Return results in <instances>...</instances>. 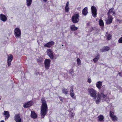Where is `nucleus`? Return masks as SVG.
<instances>
[{"mask_svg": "<svg viewBox=\"0 0 122 122\" xmlns=\"http://www.w3.org/2000/svg\"><path fill=\"white\" fill-rule=\"evenodd\" d=\"M30 116L31 117L34 119H36L37 118V115L34 111H31Z\"/></svg>", "mask_w": 122, "mask_h": 122, "instance_id": "18", "label": "nucleus"}, {"mask_svg": "<svg viewBox=\"0 0 122 122\" xmlns=\"http://www.w3.org/2000/svg\"><path fill=\"white\" fill-rule=\"evenodd\" d=\"M91 9L92 16L94 17H96L97 14V10L96 7L94 5H93L91 7Z\"/></svg>", "mask_w": 122, "mask_h": 122, "instance_id": "6", "label": "nucleus"}, {"mask_svg": "<svg viewBox=\"0 0 122 122\" xmlns=\"http://www.w3.org/2000/svg\"><path fill=\"white\" fill-rule=\"evenodd\" d=\"M51 120H49V122H51Z\"/></svg>", "mask_w": 122, "mask_h": 122, "instance_id": "45", "label": "nucleus"}, {"mask_svg": "<svg viewBox=\"0 0 122 122\" xmlns=\"http://www.w3.org/2000/svg\"><path fill=\"white\" fill-rule=\"evenodd\" d=\"M71 89L70 90V95L71 97L73 98L74 96V94L73 92V87L72 86L70 87Z\"/></svg>", "mask_w": 122, "mask_h": 122, "instance_id": "19", "label": "nucleus"}, {"mask_svg": "<svg viewBox=\"0 0 122 122\" xmlns=\"http://www.w3.org/2000/svg\"><path fill=\"white\" fill-rule=\"evenodd\" d=\"M46 52L47 55L51 59H53L54 58L53 51L51 49H47Z\"/></svg>", "mask_w": 122, "mask_h": 122, "instance_id": "5", "label": "nucleus"}, {"mask_svg": "<svg viewBox=\"0 0 122 122\" xmlns=\"http://www.w3.org/2000/svg\"><path fill=\"white\" fill-rule=\"evenodd\" d=\"M13 59V56L12 55H10L8 56L7 59L8 65L9 66H10L11 64V62Z\"/></svg>", "mask_w": 122, "mask_h": 122, "instance_id": "11", "label": "nucleus"}, {"mask_svg": "<svg viewBox=\"0 0 122 122\" xmlns=\"http://www.w3.org/2000/svg\"><path fill=\"white\" fill-rule=\"evenodd\" d=\"M97 100L96 101V103L98 104L99 102H100L101 100L100 96L99 95V94H98L97 96Z\"/></svg>", "mask_w": 122, "mask_h": 122, "instance_id": "21", "label": "nucleus"}, {"mask_svg": "<svg viewBox=\"0 0 122 122\" xmlns=\"http://www.w3.org/2000/svg\"><path fill=\"white\" fill-rule=\"evenodd\" d=\"M94 30L93 27H92L91 29V32L92 31Z\"/></svg>", "mask_w": 122, "mask_h": 122, "instance_id": "42", "label": "nucleus"}, {"mask_svg": "<svg viewBox=\"0 0 122 122\" xmlns=\"http://www.w3.org/2000/svg\"><path fill=\"white\" fill-rule=\"evenodd\" d=\"M100 55L98 53L96 55V57L98 59H99L100 58Z\"/></svg>", "mask_w": 122, "mask_h": 122, "instance_id": "36", "label": "nucleus"}, {"mask_svg": "<svg viewBox=\"0 0 122 122\" xmlns=\"http://www.w3.org/2000/svg\"><path fill=\"white\" fill-rule=\"evenodd\" d=\"M59 97L61 101V102H63V101L64 100L62 97L59 96Z\"/></svg>", "mask_w": 122, "mask_h": 122, "instance_id": "37", "label": "nucleus"}, {"mask_svg": "<svg viewBox=\"0 0 122 122\" xmlns=\"http://www.w3.org/2000/svg\"><path fill=\"white\" fill-rule=\"evenodd\" d=\"M62 93L65 95L67 94L68 92L67 89L65 88H62Z\"/></svg>", "mask_w": 122, "mask_h": 122, "instance_id": "24", "label": "nucleus"}, {"mask_svg": "<svg viewBox=\"0 0 122 122\" xmlns=\"http://www.w3.org/2000/svg\"><path fill=\"white\" fill-rule=\"evenodd\" d=\"M114 112H112V111H110V115L111 117H112L113 116H114Z\"/></svg>", "mask_w": 122, "mask_h": 122, "instance_id": "31", "label": "nucleus"}, {"mask_svg": "<svg viewBox=\"0 0 122 122\" xmlns=\"http://www.w3.org/2000/svg\"><path fill=\"white\" fill-rule=\"evenodd\" d=\"M88 13L87 8V7H85L83 10L82 13L84 15L86 16L87 15Z\"/></svg>", "mask_w": 122, "mask_h": 122, "instance_id": "17", "label": "nucleus"}, {"mask_svg": "<svg viewBox=\"0 0 122 122\" xmlns=\"http://www.w3.org/2000/svg\"><path fill=\"white\" fill-rule=\"evenodd\" d=\"M33 102L30 101L29 102L25 103L23 107L24 108H27L32 106L33 104Z\"/></svg>", "mask_w": 122, "mask_h": 122, "instance_id": "15", "label": "nucleus"}, {"mask_svg": "<svg viewBox=\"0 0 122 122\" xmlns=\"http://www.w3.org/2000/svg\"><path fill=\"white\" fill-rule=\"evenodd\" d=\"M108 17L107 20L106 21V24L109 25L111 24L112 22L113 18L111 15L108 16Z\"/></svg>", "mask_w": 122, "mask_h": 122, "instance_id": "10", "label": "nucleus"}, {"mask_svg": "<svg viewBox=\"0 0 122 122\" xmlns=\"http://www.w3.org/2000/svg\"><path fill=\"white\" fill-rule=\"evenodd\" d=\"M99 22L100 26L103 27L104 24L103 20L102 19H100L99 20Z\"/></svg>", "mask_w": 122, "mask_h": 122, "instance_id": "25", "label": "nucleus"}, {"mask_svg": "<svg viewBox=\"0 0 122 122\" xmlns=\"http://www.w3.org/2000/svg\"><path fill=\"white\" fill-rule=\"evenodd\" d=\"M102 82L101 81H99L97 82L96 84L97 87L99 90L101 89V88H103L104 90L105 89V88H104L103 86L101 87L102 86Z\"/></svg>", "mask_w": 122, "mask_h": 122, "instance_id": "12", "label": "nucleus"}, {"mask_svg": "<svg viewBox=\"0 0 122 122\" xmlns=\"http://www.w3.org/2000/svg\"><path fill=\"white\" fill-rule=\"evenodd\" d=\"M88 91L89 94L92 97H93L94 100H95L96 97L97 91L92 88H88Z\"/></svg>", "mask_w": 122, "mask_h": 122, "instance_id": "2", "label": "nucleus"}, {"mask_svg": "<svg viewBox=\"0 0 122 122\" xmlns=\"http://www.w3.org/2000/svg\"><path fill=\"white\" fill-rule=\"evenodd\" d=\"M106 36L107 39L108 40H110L111 38L112 37L111 35L108 33L107 32H106Z\"/></svg>", "mask_w": 122, "mask_h": 122, "instance_id": "23", "label": "nucleus"}, {"mask_svg": "<svg viewBox=\"0 0 122 122\" xmlns=\"http://www.w3.org/2000/svg\"><path fill=\"white\" fill-rule=\"evenodd\" d=\"M99 59H98L97 58H95L93 59V60L94 62L95 63L97 62V61H98Z\"/></svg>", "mask_w": 122, "mask_h": 122, "instance_id": "33", "label": "nucleus"}, {"mask_svg": "<svg viewBox=\"0 0 122 122\" xmlns=\"http://www.w3.org/2000/svg\"><path fill=\"white\" fill-rule=\"evenodd\" d=\"M37 61L38 62H41V61L40 60H38Z\"/></svg>", "mask_w": 122, "mask_h": 122, "instance_id": "43", "label": "nucleus"}, {"mask_svg": "<svg viewBox=\"0 0 122 122\" xmlns=\"http://www.w3.org/2000/svg\"><path fill=\"white\" fill-rule=\"evenodd\" d=\"M32 0H26L27 5V6H30Z\"/></svg>", "mask_w": 122, "mask_h": 122, "instance_id": "28", "label": "nucleus"}, {"mask_svg": "<svg viewBox=\"0 0 122 122\" xmlns=\"http://www.w3.org/2000/svg\"><path fill=\"white\" fill-rule=\"evenodd\" d=\"M118 74H119V75L121 76H122V74L121 73H120V72H119L118 73Z\"/></svg>", "mask_w": 122, "mask_h": 122, "instance_id": "41", "label": "nucleus"}, {"mask_svg": "<svg viewBox=\"0 0 122 122\" xmlns=\"http://www.w3.org/2000/svg\"><path fill=\"white\" fill-rule=\"evenodd\" d=\"M70 114H71L70 115V117H73L74 116V114L72 112H70Z\"/></svg>", "mask_w": 122, "mask_h": 122, "instance_id": "35", "label": "nucleus"}, {"mask_svg": "<svg viewBox=\"0 0 122 122\" xmlns=\"http://www.w3.org/2000/svg\"><path fill=\"white\" fill-rule=\"evenodd\" d=\"M54 44V42L53 41H51L48 42L44 44V46L45 47H46L48 48H50Z\"/></svg>", "mask_w": 122, "mask_h": 122, "instance_id": "9", "label": "nucleus"}, {"mask_svg": "<svg viewBox=\"0 0 122 122\" xmlns=\"http://www.w3.org/2000/svg\"><path fill=\"white\" fill-rule=\"evenodd\" d=\"M118 42L119 43H122V37L118 40Z\"/></svg>", "mask_w": 122, "mask_h": 122, "instance_id": "34", "label": "nucleus"}, {"mask_svg": "<svg viewBox=\"0 0 122 122\" xmlns=\"http://www.w3.org/2000/svg\"><path fill=\"white\" fill-rule=\"evenodd\" d=\"M73 69H71L69 70V72L71 74L72 73V72H73Z\"/></svg>", "mask_w": 122, "mask_h": 122, "instance_id": "39", "label": "nucleus"}, {"mask_svg": "<svg viewBox=\"0 0 122 122\" xmlns=\"http://www.w3.org/2000/svg\"><path fill=\"white\" fill-rule=\"evenodd\" d=\"M79 16L78 14H75L73 15L71 18V20L74 23H77L79 22Z\"/></svg>", "mask_w": 122, "mask_h": 122, "instance_id": "3", "label": "nucleus"}, {"mask_svg": "<svg viewBox=\"0 0 122 122\" xmlns=\"http://www.w3.org/2000/svg\"><path fill=\"white\" fill-rule=\"evenodd\" d=\"M80 7H79L77 9L78 10V9H80Z\"/></svg>", "mask_w": 122, "mask_h": 122, "instance_id": "46", "label": "nucleus"}, {"mask_svg": "<svg viewBox=\"0 0 122 122\" xmlns=\"http://www.w3.org/2000/svg\"><path fill=\"white\" fill-rule=\"evenodd\" d=\"M99 121H102L103 120L104 117L102 115H100L98 117Z\"/></svg>", "mask_w": 122, "mask_h": 122, "instance_id": "26", "label": "nucleus"}, {"mask_svg": "<svg viewBox=\"0 0 122 122\" xmlns=\"http://www.w3.org/2000/svg\"><path fill=\"white\" fill-rule=\"evenodd\" d=\"M44 2H46L47 1V0H43Z\"/></svg>", "mask_w": 122, "mask_h": 122, "instance_id": "44", "label": "nucleus"}, {"mask_svg": "<svg viewBox=\"0 0 122 122\" xmlns=\"http://www.w3.org/2000/svg\"><path fill=\"white\" fill-rule=\"evenodd\" d=\"M99 95L100 96V97H102L103 98H105L107 96L106 94H104L103 92L101 94H99Z\"/></svg>", "mask_w": 122, "mask_h": 122, "instance_id": "29", "label": "nucleus"}, {"mask_svg": "<svg viewBox=\"0 0 122 122\" xmlns=\"http://www.w3.org/2000/svg\"><path fill=\"white\" fill-rule=\"evenodd\" d=\"M87 81L89 83H91L92 82V80L90 78H88L87 80Z\"/></svg>", "mask_w": 122, "mask_h": 122, "instance_id": "38", "label": "nucleus"}, {"mask_svg": "<svg viewBox=\"0 0 122 122\" xmlns=\"http://www.w3.org/2000/svg\"><path fill=\"white\" fill-rule=\"evenodd\" d=\"M21 30L19 28H17L15 29L14 34L16 38H20L21 37Z\"/></svg>", "mask_w": 122, "mask_h": 122, "instance_id": "4", "label": "nucleus"}, {"mask_svg": "<svg viewBox=\"0 0 122 122\" xmlns=\"http://www.w3.org/2000/svg\"><path fill=\"white\" fill-rule=\"evenodd\" d=\"M14 120L16 122H21V120L20 117V114H16L14 117Z\"/></svg>", "mask_w": 122, "mask_h": 122, "instance_id": "8", "label": "nucleus"}, {"mask_svg": "<svg viewBox=\"0 0 122 122\" xmlns=\"http://www.w3.org/2000/svg\"><path fill=\"white\" fill-rule=\"evenodd\" d=\"M114 9V8L113 7H112L109 10L107 14V15L108 16H109V15H110L111 14L114 15L115 14V12L113 11Z\"/></svg>", "mask_w": 122, "mask_h": 122, "instance_id": "14", "label": "nucleus"}, {"mask_svg": "<svg viewBox=\"0 0 122 122\" xmlns=\"http://www.w3.org/2000/svg\"><path fill=\"white\" fill-rule=\"evenodd\" d=\"M65 9L66 12H68L69 10V7H65Z\"/></svg>", "mask_w": 122, "mask_h": 122, "instance_id": "32", "label": "nucleus"}, {"mask_svg": "<svg viewBox=\"0 0 122 122\" xmlns=\"http://www.w3.org/2000/svg\"><path fill=\"white\" fill-rule=\"evenodd\" d=\"M76 61L77 64L78 66H79L81 65V61L79 58H77L76 60Z\"/></svg>", "mask_w": 122, "mask_h": 122, "instance_id": "30", "label": "nucleus"}, {"mask_svg": "<svg viewBox=\"0 0 122 122\" xmlns=\"http://www.w3.org/2000/svg\"><path fill=\"white\" fill-rule=\"evenodd\" d=\"M109 48L108 46H105L103 48L101 49V51L102 52H105L109 50Z\"/></svg>", "mask_w": 122, "mask_h": 122, "instance_id": "20", "label": "nucleus"}, {"mask_svg": "<svg viewBox=\"0 0 122 122\" xmlns=\"http://www.w3.org/2000/svg\"><path fill=\"white\" fill-rule=\"evenodd\" d=\"M3 114L5 116V120H7L10 116L9 112L8 111H4Z\"/></svg>", "mask_w": 122, "mask_h": 122, "instance_id": "13", "label": "nucleus"}, {"mask_svg": "<svg viewBox=\"0 0 122 122\" xmlns=\"http://www.w3.org/2000/svg\"><path fill=\"white\" fill-rule=\"evenodd\" d=\"M42 104L41 108V118H43L47 113L48 110V107L45 99L42 97L41 99Z\"/></svg>", "mask_w": 122, "mask_h": 122, "instance_id": "1", "label": "nucleus"}, {"mask_svg": "<svg viewBox=\"0 0 122 122\" xmlns=\"http://www.w3.org/2000/svg\"><path fill=\"white\" fill-rule=\"evenodd\" d=\"M0 18L1 20L5 22L7 20V17L4 15L1 14L0 15Z\"/></svg>", "mask_w": 122, "mask_h": 122, "instance_id": "16", "label": "nucleus"}, {"mask_svg": "<svg viewBox=\"0 0 122 122\" xmlns=\"http://www.w3.org/2000/svg\"><path fill=\"white\" fill-rule=\"evenodd\" d=\"M70 28L71 30L75 31L78 29V28L75 26V25H72L70 26Z\"/></svg>", "mask_w": 122, "mask_h": 122, "instance_id": "22", "label": "nucleus"}, {"mask_svg": "<svg viewBox=\"0 0 122 122\" xmlns=\"http://www.w3.org/2000/svg\"><path fill=\"white\" fill-rule=\"evenodd\" d=\"M69 3L68 1L67 2L65 7H68Z\"/></svg>", "mask_w": 122, "mask_h": 122, "instance_id": "40", "label": "nucleus"}, {"mask_svg": "<svg viewBox=\"0 0 122 122\" xmlns=\"http://www.w3.org/2000/svg\"><path fill=\"white\" fill-rule=\"evenodd\" d=\"M0 122H5L4 121H2Z\"/></svg>", "mask_w": 122, "mask_h": 122, "instance_id": "47", "label": "nucleus"}, {"mask_svg": "<svg viewBox=\"0 0 122 122\" xmlns=\"http://www.w3.org/2000/svg\"><path fill=\"white\" fill-rule=\"evenodd\" d=\"M111 118L112 120L113 121H117V117L115 116H113Z\"/></svg>", "mask_w": 122, "mask_h": 122, "instance_id": "27", "label": "nucleus"}, {"mask_svg": "<svg viewBox=\"0 0 122 122\" xmlns=\"http://www.w3.org/2000/svg\"><path fill=\"white\" fill-rule=\"evenodd\" d=\"M51 60L49 59L45 60L44 61L45 68L46 69H49L50 66Z\"/></svg>", "mask_w": 122, "mask_h": 122, "instance_id": "7", "label": "nucleus"}]
</instances>
